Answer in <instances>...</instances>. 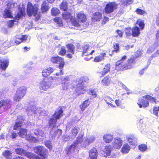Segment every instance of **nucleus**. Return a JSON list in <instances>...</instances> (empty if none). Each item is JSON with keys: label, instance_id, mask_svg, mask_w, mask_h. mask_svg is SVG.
Listing matches in <instances>:
<instances>
[{"label": "nucleus", "instance_id": "49530a36", "mask_svg": "<svg viewBox=\"0 0 159 159\" xmlns=\"http://www.w3.org/2000/svg\"><path fill=\"white\" fill-rule=\"evenodd\" d=\"M34 134L37 136L43 137L44 134L43 131L41 130H35L34 132Z\"/></svg>", "mask_w": 159, "mask_h": 159}, {"label": "nucleus", "instance_id": "de8ad7c7", "mask_svg": "<svg viewBox=\"0 0 159 159\" xmlns=\"http://www.w3.org/2000/svg\"><path fill=\"white\" fill-rule=\"evenodd\" d=\"M54 21L59 26H61L62 25V21L61 18L56 17L54 19Z\"/></svg>", "mask_w": 159, "mask_h": 159}, {"label": "nucleus", "instance_id": "69168bd1", "mask_svg": "<svg viewBox=\"0 0 159 159\" xmlns=\"http://www.w3.org/2000/svg\"><path fill=\"white\" fill-rule=\"evenodd\" d=\"M135 57H131L129 60H128L129 64L130 65L132 63H135Z\"/></svg>", "mask_w": 159, "mask_h": 159}, {"label": "nucleus", "instance_id": "cd10ccee", "mask_svg": "<svg viewBox=\"0 0 159 159\" xmlns=\"http://www.w3.org/2000/svg\"><path fill=\"white\" fill-rule=\"evenodd\" d=\"M77 18L78 21L80 22H84L86 20V16L83 14H78L77 16Z\"/></svg>", "mask_w": 159, "mask_h": 159}, {"label": "nucleus", "instance_id": "e2e57ef3", "mask_svg": "<svg viewBox=\"0 0 159 159\" xmlns=\"http://www.w3.org/2000/svg\"><path fill=\"white\" fill-rule=\"evenodd\" d=\"M146 97H147L148 101V100H150V101L152 103L155 102L156 99L155 98H154L153 97H151L149 95H147V96H146Z\"/></svg>", "mask_w": 159, "mask_h": 159}, {"label": "nucleus", "instance_id": "ddd939ff", "mask_svg": "<svg viewBox=\"0 0 159 159\" xmlns=\"http://www.w3.org/2000/svg\"><path fill=\"white\" fill-rule=\"evenodd\" d=\"M11 101L9 100H2L0 101V108L4 107V108L5 109H7L10 107Z\"/></svg>", "mask_w": 159, "mask_h": 159}, {"label": "nucleus", "instance_id": "58836bf2", "mask_svg": "<svg viewBox=\"0 0 159 159\" xmlns=\"http://www.w3.org/2000/svg\"><path fill=\"white\" fill-rule=\"evenodd\" d=\"M111 80L109 77H105L102 80V84L106 86H107L110 84Z\"/></svg>", "mask_w": 159, "mask_h": 159}, {"label": "nucleus", "instance_id": "412c9836", "mask_svg": "<svg viewBox=\"0 0 159 159\" xmlns=\"http://www.w3.org/2000/svg\"><path fill=\"white\" fill-rule=\"evenodd\" d=\"M78 133V128L74 127L71 130L69 134L71 139H74Z\"/></svg>", "mask_w": 159, "mask_h": 159}, {"label": "nucleus", "instance_id": "f257e3e1", "mask_svg": "<svg viewBox=\"0 0 159 159\" xmlns=\"http://www.w3.org/2000/svg\"><path fill=\"white\" fill-rule=\"evenodd\" d=\"M51 61L53 63H59V68L60 69V72L57 73L56 75L58 76L62 75L63 74V68L65 63L64 59L62 58L57 56L56 57H52Z\"/></svg>", "mask_w": 159, "mask_h": 159}, {"label": "nucleus", "instance_id": "6ab92c4d", "mask_svg": "<svg viewBox=\"0 0 159 159\" xmlns=\"http://www.w3.org/2000/svg\"><path fill=\"white\" fill-rule=\"evenodd\" d=\"M37 108L35 106H33L32 107H29L26 110L27 114L29 115H33V114H37Z\"/></svg>", "mask_w": 159, "mask_h": 159}, {"label": "nucleus", "instance_id": "a211bd4d", "mask_svg": "<svg viewBox=\"0 0 159 159\" xmlns=\"http://www.w3.org/2000/svg\"><path fill=\"white\" fill-rule=\"evenodd\" d=\"M53 70V69L51 67H49L48 69H44L42 72V75L43 77H47L49 75Z\"/></svg>", "mask_w": 159, "mask_h": 159}, {"label": "nucleus", "instance_id": "7c9ffc66", "mask_svg": "<svg viewBox=\"0 0 159 159\" xmlns=\"http://www.w3.org/2000/svg\"><path fill=\"white\" fill-rule=\"evenodd\" d=\"M3 15L5 18H11L12 17L11 10L10 9H6Z\"/></svg>", "mask_w": 159, "mask_h": 159}, {"label": "nucleus", "instance_id": "13d9d810", "mask_svg": "<svg viewBox=\"0 0 159 159\" xmlns=\"http://www.w3.org/2000/svg\"><path fill=\"white\" fill-rule=\"evenodd\" d=\"M72 22L73 25L80 28V24L76 20H74L72 21Z\"/></svg>", "mask_w": 159, "mask_h": 159}, {"label": "nucleus", "instance_id": "4be33fe9", "mask_svg": "<svg viewBox=\"0 0 159 159\" xmlns=\"http://www.w3.org/2000/svg\"><path fill=\"white\" fill-rule=\"evenodd\" d=\"M62 81V88L64 90L67 89L68 86V83H66V82L65 81V80H66V81H69V77L68 76H66L65 77L62 78L61 79Z\"/></svg>", "mask_w": 159, "mask_h": 159}, {"label": "nucleus", "instance_id": "a878e982", "mask_svg": "<svg viewBox=\"0 0 159 159\" xmlns=\"http://www.w3.org/2000/svg\"><path fill=\"white\" fill-rule=\"evenodd\" d=\"M26 150L21 148H17L15 150V152L17 154L21 156H25L26 154Z\"/></svg>", "mask_w": 159, "mask_h": 159}, {"label": "nucleus", "instance_id": "423d86ee", "mask_svg": "<svg viewBox=\"0 0 159 159\" xmlns=\"http://www.w3.org/2000/svg\"><path fill=\"white\" fill-rule=\"evenodd\" d=\"M63 111L60 109L57 111L54 114L53 116V118L51 119L49 121V126L50 127H54L57 122V119H59L62 116Z\"/></svg>", "mask_w": 159, "mask_h": 159}, {"label": "nucleus", "instance_id": "aec40b11", "mask_svg": "<svg viewBox=\"0 0 159 159\" xmlns=\"http://www.w3.org/2000/svg\"><path fill=\"white\" fill-rule=\"evenodd\" d=\"M83 134H80L78 136L77 138L76 142L75 143H76V145L78 143L81 144L83 147H84L85 146H84V138Z\"/></svg>", "mask_w": 159, "mask_h": 159}, {"label": "nucleus", "instance_id": "5fc2aeb1", "mask_svg": "<svg viewBox=\"0 0 159 159\" xmlns=\"http://www.w3.org/2000/svg\"><path fill=\"white\" fill-rule=\"evenodd\" d=\"M66 52L65 47H61V50L59 52V54L61 55L64 56L66 53Z\"/></svg>", "mask_w": 159, "mask_h": 159}, {"label": "nucleus", "instance_id": "f704fd0d", "mask_svg": "<svg viewBox=\"0 0 159 159\" xmlns=\"http://www.w3.org/2000/svg\"><path fill=\"white\" fill-rule=\"evenodd\" d=\"M25 156L30 159H36L37 157L35 154L32 153L27 152V151Z\"/></svg>", "mask_w": 159, "mask_h": 159}, {"label": "nucleus", "instance_id": "09e8293b", "mask_svg": "<svg viewBox=\"0 0 159 159\" xmlns=\"http://www.w3.org/2000/svg\"><path fill=\"white\" fill-rule=\"evenodd\" d=\"M126 34L127 36H130L132 35V29L130 28H126L125 30Z\"/></svg>", "mask_w": 159, "mask_h": 159}, {"label": "nucleus", "instance_id": "3c124183", "mask_svg": "<svg viewBox=\"0 0 159 159\" xmlns=\"http://www.w3.org/2000/svg\"><path fill=\"white\" fill-rule=\"evenodd\" d=\"M16 38L19 40H26L27 38V37L26 35L22 36L20 35H17Z\"/></svg>", "mask_w": 159, "mask_h": 159}, {"label": "nucleus", "instance_id": "b1692460", "mask_svg": "<svg viewBox=\"0 0 159 159\" xmlns=\"http://www.w3.org/2000/svg\"><path fill=\"white\" fill-rule=\"evenodd\" d=\"M113 138L110 134H106L103 137V140L106 143H109L112 141Z\"/></svg>", "mask_w": 159, "mask_h": 159}, {"label": "nucleus", "instance_id": "f8f14e48", "mask_svg": "<svg viewBox=\"0 0 159 159\" xmlns=\"http://www.w3.org/2000/svg\"><path fill=\"white\" fill-rule=\"evenodd\" d=\"M62 131L60 129H55L52 128L50 132V134L52 137H57L59 138L61 134Z\"/></svg>", "mask_w": 159, "mask_h": 159}, {"label": "nucleus", "instance_id": "2f4dec72", "mask_svg": "<svg viewBox=\"0 0 159 159\" xmlns=\"http://www.w3.org/2000/svg\"><path fill=\"white\" fill-rule=\"evenodd\" d=\"M66 47L68 49L69 52H71L73 54L75 52V47L72 44H68L66 45Z\"/></svg>", "mask_w": 159, "mask_h": 159}, {"label": "nucleus", "instance_id": "0e129e2a", "mask_svg": "<svg viewBox=\"0 0 159 159\" xmlns=\"http://www.w3.org/2000/svg\"><path fill=\"white\" fill-rule=\"evenodd\" d=\"M62 139L64 140L67 141L70 140L71 139L70 137V135H66L63 136Z\"/></svg>", "mask_w": 159, "mask_h": 159}, {"label": "nucleus", "instance_id": "dca6fc26", "mask_svg": "<svg viewBox=\"0 0 159 159\" xmlns=\"http://www.w3.org/2000/svg\"><path fill=\"white\" fill-rule=\"evenodd\" d=\"M126 139L130 144L135 145L137 142V138L133 135H127L126 137Z\"/></svg>", "mask_w": 159, "mask_h": 159}, {"label": "nucleus", "instance_id": "a18cd8bd", "mask_svg": "<svg viewBox=\"0 0 159 159\" xmlns=\"http://www.w3.org/2000/svg\"><path fill=\"white\" fill-rule=\"evenodd\" d=\"M12 153L9 151H5L2 153L3 155L7 158L9 159L10 158Z\"/></svg>", "mask_w": 159, "mask_h": 159}, {"label": "nucleus", "instance_id": "6e6d98bb", "mask_svg": "<svg viewBox=\"0 0 159 159\" xmlns=\"http://www.w3.org/2000/svg\"><path fill=\"white\" fill-rule=\"evenodd\" d=\"M21 122H16L15 124V125L14 127V129L16 130L18 128H20L21 126Z\"/></svg>", "mask_w": 159, "mask_h": 159}, {"label": "nucleus", "instance_id": "6e6552de", "mask_svg": "<svg viewBox=\"0 0 159 159\" xmlns=\"http://www.w3.org/2000/svg\"><path fill=\"white\" fill-rule=\"evenodd\" d=\"M117 7V4L115 2H109L107 4L105 8V11L107 14L112 12Z\"/></svg>", "mask_w": 159, "mask_h": 159}, {"label": "nucleus", "instance_id": "864d4df0", "mask_svg": "<svg viewBox=\"0 0 159 159\" xmlns=\"http://www.w3.org/2000/svg\"><path fill=\"white\" fill-rule=\"evenodd\" d=\"M12 43V41L11 40L10 41H7L4 43L3 45L4 47L8 48L11 46V45Z\"/></svg>", "mask_w": 159, "mask_h": 159}, {"label": "nucleus", "instance_id": "37998d69", "mask_svg": "<svg viewBox=\"0 0 159 159\" xmlns=\"http://www.w3.org/2000/svg\"><path fill=\"white\" fill-rule=\"evenodd\" d=\"M37 114H39L41 116H45L47 114V113L46 111L44 110H41L40 108H37Z\"/></svg>", "mask_w": 159, "mask_h": 159}, {"label": "nucleus", "instance_id": "c756f323", "mask_svg": "<svg viewBox=\"0 0 159 159\" xmlns=\"http://www.w3.org/2000/svg\"><path fill=\"white\" fill-rule=\"evenodd\" d=\"M67 3L66 1H63L60 5L61 9L64 11H67L68 8Z\"/></svg>", "mask_w": 159, "mask_h": 159}, {"label": "nucleus", "instance_id": "39448f33", "mask_svg": "<svg viewBox=\"0 0 159 159\" xmlns=\"http://www.w3.org/2000/svg\"><path fill=\"white\" fill-rule=\"evenodd\" d=\"M141 27L142 30L144 26V24L141 21H138L136 23L135 26L132 29V35L134 37L139 36L140 34V29L138 26Z\"/></svg>", "mask_w": 159, "mask_h": 159}, {"label": "nucleus", "instance_id": "603ef678", "mask_svg": "<svg viewBox=\"0 0 159 159\" xmlns=\"http://www.w3.org/2000/svg\"><path fill=\"white\" fill-rule=\"evenodd\" d=\"M111 150V146H107L105 148V152L107 155H109Z\"/></svg>", "mask_w": 159, "mask_h": 159}, {"label": "nucleus", "instance_id": "2eb2a0df", "mask_svg": "<svg viewBox=\"0 0 159 159\" xmlns=\"http://www.w3.org/2000/svg\"><path fill=\"white\" fill-rule=\"evenodd\" d=\"M122 140L120 138L117 137L115 139L113 144V147L115 148L119 149L122 145Z\"/></svg>", "mask_w": 159, "mask_h": 159}, {"label": "nucleus", "instance_id": "bf43d9fd", "mask_svg": "<svg viewBox=\"0 0 159 159\" xmlns=\"http://www.w3.org/2000/svg\"><path fill=\"white\" fill-rule=\"evenodd\" d=\"M45 145L50 150L52 148V145H51V142L50 141H47L45 142Z\"/></svg>", "mask_w": 159, "mask_h": 159}, {"label": "nucleus", "instance_id": "20e7f679", "mask_svg": "<svg viewBox=\"0 0 159 159\" xmlns=\"http://www.w3.org/2000/svg\"><path fill=\"white\" fill-rule=\"evenodd\" d=\"M26 90V87L24 86L20 87L18 88L14 96V100L16 101H19L25 96Z\"/></svg>", "mask_w": 159, "mask_h": 159}, {"label": "nucleus", "instance_id": "79ce46f5", "mask_svg": "<svg viewBox=\"0 0 159 159\" xmlns=\"http://www.w3.org/2000/svg\"><path fill=\"white\" fill-rule=\"evenodd\" d=\"M88 25V23L86 22V21H84V22H80V28H79L78 29L79 30H82L86 28Z\"/></svg>", "mask_w": 159, "mask_h": 159}, {"label": "nucleus", "instance_id": "4c0bfd02", "mask_svg": "<svg viewBox=\"0 0 159 159\" xmlns=\"http://www.w3.org/2000/svg\"><path fill=\"white\" fill-rule=\"evenodd\" d=\"M130 148L128 144H125L121 149V152L123 153H128L130 150Z\"/></svg>", "mask_w": 159, "mask_h": 159}, {"label": "nucleus", "instance_id": "774afa93", "mask_svg": "<svg viewBox=\"0 0 159 159\" xmlns=\"http://www.w3.org/2000/svg\"><path fill=\"white\" fill-rule=\"evenodd\" d=\"M89 94L93 96L94 98L96 96V92L94 90H91L89 93Z\"/></svg>", "mask_w": 159, "mask_h": 159}, {"label": "nucleus", "instance_id": "c9c22d12", "mask_svg": "<svg viewBox=\"0 0 159 159\" xmlns=\"http://www.w3.org/2000/svg\"><path fill=\"white\" fill-rule=\"evenodd\" d=\"M27 130L25 129H21L20 130L18 134L20 137L25 138L27 134Z\"/></svg>", "mask_w": 159, "mask_h": 159}, {"label": "nucleus", "instance_id": "473e14b6", "mask_svg": "<svg viewBox=\"0 0 159 159\" xmlns=\"http://www.w3.org/2000/svg\"><path fill=\"white\" fill-rule=\"evenodd\" d=\"M62 16L63 18L67 21L71 20V14L69 12L64 13L63 14Z\"/></svg>", "mask_w": 159, "mask_h": 159}, {"label": "nucleus", "instance_id": "f03ea898", "mask_svg": "<svg viewBox=\"0 0 159 159\" xmlns=\"http://www.w3.org/2000/svg\"><path fill=\"white\" fill-rule=\"evenodd\" d=\"M53 79L52 76L44 78L39 83V88L41 90L46 91L50 88L52 84V81Z\"/></svg>", "mask_w": 159, "mask_h": 159}, {"label": "nucleus", "instance_id": "680f3d73", "mask_svg": "<svg viewBox=\"0 0 159 159\" xmlns=\"http://www.w3.org/2000/svg\"><path fill=\"white\" fill-rule=\"evenodd\" d=\"M136 12L137 14L141 15H143L145 13V11L141 9L138 8L136 10Z\"/></svg>", "mask_w": 159, "mask_h": 159}, {"label": "nucleus", "instance_id": "5701e85b", "mask_svg": "<svg viewBox=\"0 0 159 159\" xmlns=\"http://www.w3.org/2000/svg\"><path fill=\"white\" fill-rule=\"evenodd\" d=\"M41 11L43 13L47 11L49 9V7L46 1H44L43 2L41 7Z\"/></svg>", "mask_w": 159, "mask_h": 159}, {"label": "nucleus", "instance_id": "393cba45", "mask_svg": "<svg viewBox=\"0 0 159 159\" xmlns=\"http://www.w3.org/2000/svg\"><path fill=\"white\" fill-rule=\"evenodd\" d=\"M110 65L107 64L105 66V67L102 70L99 72V73L102 75V76L104 75L110 70Z\"/></svg>", "mask_w": 159, "mask_h": 159}, {"label": "nucleus", "instance_id": "4d7b16f0", "mask_svg": "<svg viewBox=\"0 0 159 159\" xmlns=\"http://www.w3.org/2000/svg\"><path fill=\"white\" fill-rule=\"evenodd\" d=\"M114 48V50L112 51L113 52H117L119 51V46L118 44L117 43H114L113 44Z\"/></svg>", "mask_w": 159, "mask_h": 159}, {"label": "nucleus", "instance_id": "338daca9", "mask_svg": "<svg viewBox=\"0 0 159 159\" xmlns=\"http://www.w3.org/2000/svg\"><path fill=\"white\" fill-rule=\"evenodd\" d=\"M115 33L118 34V35L120 37H121L122 36L123 32L121 30H117L116 31Z\"/></svg>", "mask_w": 159, "mask_h": 159}, {"label": "nucleus", "instance_id": "c85d7f7f", "mask_svg": "<svg viewBox=\"0 0 159 159\" xmlns=\"http://www.w3.org/2000/svg\"><path fill=\"white\" fill-rule=\"evenodd\" d=\"M26 139L31 142H36L37 140L36 138L31 136L30 134H28L26 136Z\"/></svg>", "mask_w": 159, "mask_h": 159}, {"label": "nucleus", "instance_id": "8fccbe9b", "mask_svg": "<svg viewBox=\"0 0 159 159\" xmlns=\"http://www.w3.org/2000/svg\"><path fill=\"white\" fill-rule=\"evenodd\" d=\"M139 150L142 152H144L147 149V147L146 145L142 144L140 145L139 147Z\"/></svg>", "mask_w": 159, "mask_h": 159}, {"label": "nucleus", "instance_id": "4468645a", "mask_svg": "<svg viewBox=\"0 0 159 159\" xmlns=\"http://www.w3.org/2000/svg\"><path fill=\"white\" fill-rule=\"evenodd\" d=\"M95 140V138L93 136H88L86 138L84 137V146H86L92 143Z\"/></svg>", "mask_w": 159, "mask_h": 159}, {"label": "nucleus", "instance_id": "ea45409f", "mask_svg": "<svg viewBox=\"0 0 159 159\" xmlns=\"http://www.w3.org/2000/svg\"><path fill=\"white\" fill-rule=\"evenodd\" d=\"M89 100H85L82 103V105H80V107L81 108V111H83L85 108L86 107L89 105V103L88 102Z\"/></svg>", "mask_w": 159, "mask_h": 159}, {"label": "nucleus", "instance_id": "bb28decb", "mask_svg": "<svg viewBox=\"0 0 159 159\" xmlns=\"http://www.w3.org/2000/svg\"><path fill=\"white\" fill-rule=\"evenodd\" d=\"M106 54L105 53L102 52L100 54V55L94 58V61L95 62H99L104 59V57L105 56Z\"/></svg>", "mask_w": 159, "mask_h": 159}, {"label": "nucleus", "instance_id": "052dcab7", "mask_svg": "<svg viewBox=\"0 0 159 159\" xmlns=\"http://www.w3.org/2000/svg\"><path fill=\"white\" fill-rule=\"evenodd\" d=\"M153 114L157 116H158V112H159V107H154L153 109Z\"/></svg>", "mask_w": 159, "mask_h": 159}, {"label": "nucleus", "instance_id": "0eeeda50", "mask_svg": "<svg viewBox=\"0 0 159 159\" xmlns=\"http://www.w3.org/2000/svg\"><path fill=\"white\" fill-rule=\"evenodd\" d=\"M126 56H124L121 60L118 61L116 63L115 69L117 70H120L127 67L128 64L124 63V61L125 60Z\"/></svg>", "mask_w": 159, "mask_h": 159}, {"label": "nucleus", "instance_id": "f3484780", "mask_svg": "<svg viewBox=\"0 0 159 159\" xmlns=\"http://www.w3.org/2000/svg\"><path fill=\"white\" fill-rule=\"evenodd\" d=\"M89 157L91 159H95L97 158L98 152L96 149L94 148L90 149L89 152Z\"/></svg>", "mask_w": 159, "mask_h": 159}, {"label": "nucleus", "instance_id": "1a4fd4ad", "mask_svg": "<svg viewBox=\"0 0 159 159\" xmlns=\"http://www.w3.org/2000/svg\"><path fill=\"white\" fill-rule=\"evenodd\" d=\"M34 151L36 153L39 154L41 156L45 157L46 150L43 147L37 146L34 148Z\"/></svg>", "mask_w": 159, "mask_h": 159}, {"label": "nucleus", "instance_id": "e433bc0d", "mask_svg": "<svg viewBox=\"0 0 159 159\" xmlns=\"http://www.w3.org/2000/svg\"><path fill=\"white\" fill-rule=\"evenodd\" d=\"M89 45H85L83 46V51H82V56H87L88 55L87 52V51L89 48Z\"/></svg>", "mask_w": 159, "mask_h": 159}, {"label": "nucleus", "instance_id": "c03bdc74", "mask_svg": "<svg viewBox=\"0 0 159 159\" xmlns=\"http://www.w3.org/2000/svg\"><path fill=\"white\" fill-rule=\"evenodd\" d=\"M76 147V143H75L74 144L71 145L68 149L67 153L69 154L73 152Z\"/></svg>", "mask_w": 159, "mask_h": 159}, {"label": "nucleus", "instance_id": "72a5a7b5", "mask_svg": "<svg viewBox=\"0 0 159 159\" xmlns=\"http://www.w3.org/2000/svg\"><path fill=\"white\" fill-rule=\"evenodd\" d=\"M101 18L102 14L99 12H96L94 14L93 19V20L99 21Z\"/></svg>", "mask_w": 159, "mask_h": 159}, {"label": "nucleus", "instance_id": "9b49d317", "mask_svg": "<svg viewBox=\"0 0 159 159\" xmlns=\"http://www.w3.org/2000/svg\"><path fill=\"white\" fill-rule=\"evenodd\" d=\"M138 104L140 108L142 107H147L149 104L147 98V97H143L141 99H139Z\"/></svg>", "mask_w": 159, "mask_h": 159}, {"label": "nucleus", "instance_id": "9d476101", "mask_svg": "<svg viewBox=\"0 0 159 159\" xmlns=\"http://www.w3.org/2000/svg\"><path fill=\"white\" fill-rule=\"evenodd\" d=\"M9 63L7 60L3 61L0 60V74H4L5 71Z\"/></svg>", "mask_w": 159, "mask_h": 159}, {"label": "nucleus", "instance_id": "a19ab883", "mask_svg": "<svg viewBox=\"0 0 159 159\" xmlns=\"http://www.w3.org/2000/svg\"><path fill=\"white\" fill-rule=\"evenodd\" d=\"M51 12L52 16H56L60 13V11L57 8L53 7L51 9Z\"/></svg>", "mask_w": 159, "mask_h": 159}, {"label": "nucleus", "instance_id": "7ed1b4c3", "mask_svg": "<svg viewBox=\"0 0 159 159\" xmlns=\"http://www.w3.org/2000/svg\"><path fill=\"white\" fill-rule=\"evenodd\" d=\"M39 9V6L37 4H34V6L30 2L28 3L27 6V13L29 16L32 15L35 16L37 13Z\"/></svg>", "mask_w": 159, "mask_h": 159}]
</instances>
